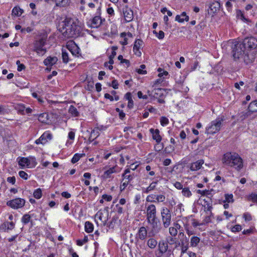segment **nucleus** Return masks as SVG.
I'll use <instances>...</instances> for the list:
<instances>
[{
  "mask_svg": "<svg viewBox=\"0 0 257 257\" xmlns=\"http://www.w3.org/2000/svg\"><path fill=\"white\" fill-rule=\"evenodd\" d=\"M88 241V237L87 236H85L84 239L83 240L78 239L77 240V245L79 246L83 245L85 243L87 242Z\"/></svg>",
  "mask_w": 257,
  "mask_h": 257,
  "instance_id": "8fccbe9b",
  "label": "nucleus"
},
{
  "mask_svg": "<svg viewBox=\"0 0 257 257\" xmlns=\"http://www.w3.org/2000/svg\"><path fill=\"white\" fill-rule=\"evenodd\" d=\"M249 111L252 112L257 111V100L253 101L250 103L248 107Z\"/></svg>",
  "mask_w": 257,
  "mask_h": 257,
  "instance_id": "c756f323",
  "label": "nucleus"
},
{
  "mask_svg": "<svg viewBox=\"0 0 257 257\" xmlns=\"http://www.w3.org/2000/svg\"><path fill=\"white\" fill-rule=\"evenodd\" d=\"M161 217L163 226L168 228L171 222L172 215L170 210L166 207H162Z\"/></svg>",
  "mask_w": 257,
  "mask_h": 257,
  "instance_id": "39448f33",
  "label": "nucleus"
},
{
  "mask_svg": "<svg viewBox=\"0 0 257 257\" xmlns=\"http://www.w3.org/2000/svg\"><path fill=\"white\" fill-rule=\"evenodd\" d=\"M222 162L224 166L233 168L238 171L243 168V160L236 153L227 152L224 154Z\"/></svg>",
  "mask_w": 257,
  "mask_h": 257,
  "instance_id": "7ed1b4c3",
  "label": "nucleus"
},
{
  "mask_svg": "<svg viewBox=\"0 0 257 257\" xmlns=\"http://www.w3.org/2000/svg\"><path fill=\"white\" fill-rule=\"evenodd\" d=\"M175 187L179 190L182 189L183 188V185L179 182H176L174 183Z\"/></svg>",
  "mask_w": 257,
  "mask_h": 257,
  "instance_id": "774afa93",
  "label": "nucleus"
},
{
  "mask_svg": "<svg viewBox=\"0 0 257 257\" xmlns=\"http://www.w3.org/2000/svg\"><path fill=\"white\" fill-rule=\"evenodd\" d=\"M31 218V216L28 214H26L22 217V221L24 224H27L29 222Z\"/></svg>",
  "mask_w": 257,
  "mask_h": 257,
  "instance_id": "a18cd8bd",
  "label": "nucleus"
},
{
  "mask_svg": "<svg viewBox=\"0 0 257 257\" xmlns=\"http://www.w3.org/2000/svg\"><path fill=\"white\" fill-rule=\"evenodd\" d=\"M19 176L23 179L27 180L28 179V175L23 171H20L19 172Z\"/></svg>",
  "mask_w": 257,
  "mask_h": 257,
  "instance_id": "052dcab7",
  "label": "nucleus"
},
{
  "mask_svg": "<svg viewBox=\"0 0 257 257\" xmlns=\"http://www.w3.org/2000/svg\"><path fill=\"white\" fill-rule=\"evenodd\" d=\"M232 55L235 61L243 62L246 64L252 63L255 59V54L247 51L242 42H238L232 47Z\"/></svg>",
  "mask_w": 257,
  "mask_h": 257,
  "instance_id": "f257e3e1",
  "label": "nucleus"
},
{
  "mask_svg": "<svg viewBox=\"0 0 257 257\" xmlns=\"http://www.w3.org/2000/svg\"><path fill=\"white\" fill-rule=\"evenodd\" d=\"M48 116V114L47 113H41L38 116V120L42 123H49V120Z\"/></svg>",
  "mask_w": 257,
  "mask_h": 257,
  "instance_id": "bb28decb",
  "label": "nucleus"
},
{
  "mask_svg": "<svg viewBox=\"0 0 257 257\" xmlns=\"http://www.w3.org/2000/svg\"><path fill=\"white\" fill-rule=\"evenodd\" d=\"M164 89L161 88L154 89L152 91L148 90L147 93L150 96L155 98H158L162 97L163 95Z\"/></svg>",
  "mask_w": 257,
  "mask_h": 257,
  "instance_id": "ddd939ff",
  "label": "nucleus"
},
{
  "mask_svg": "<svg viewBox=\"0 0 257 257\" xmlns=\"http://www.w3.org/2000/svg\"><path fill=\"white\" fill-rule=\"evenodd\" d=\"M169 233L172 236H176L178 233V230H176L175 228L173 226H171L169 229Z\"/></svg>",
  "mask_w": 257,
  "mask_h": 257,
  "instance_id": "09e8293b",
  "label": "nucleus"
},
{
  "mask_svg": "<svg viewBox=\"0 0 257 257\" xmlns=\"http://www.w3.org/2000/svg\"><path fill=\"white\" fill-rule=\"evenodd\" d=\"M220 7V4L219 2L214 1L210 4L209 9L211 13L214 14L219 11Z\"/></svg>",
  "mask_w": 257,
  "mask_h": 257,
  "instance_id": "5701e85b",
  "label": "nucleus"
},
{
  "mask_svg": "<svg viewBox=\"0 0 257 257\" xmlns=\"http://www.w3.org/2000/svg\"><path fill=\"white\" fill-rule=\"evenodd\" d=\"M85 230L88 233H91L93 230V225L89 221H86L85 223Z\"/></svg>",
  "mask_w": 257,
  "mask_h": 257,
  "instance_id": "473e14b6",
  "label": "nucleus"
},
{
  "mask_svg": "<svg viewBox=\"0 0 257 257\" xmlns=\"http://www.w3.org/2000/svg\"><path fill=\"white\" fill-rule=\"evenodd\" d=\"M168 247L167 243L164 242V241H160L159 242V250L161 254L166 252L168 249Z\"/></svg>",
  "mask_w": 257,
  "mask_h": 257,
  "instance_id": "393cba45",
  "label": "nucleus"
},
{
  "mask_svg": "<svg viewBox=\"0 0 257 257\" xmlns=\"http://www.w3.org/2000/svg\"><path fill=\"white\" fill-rule=\"evenodd\" d=\"M185 229L186 232V233L188 236H191L194 234V232L193 230L190 229V227L188 225H184Z\"/></svg>",
  "mask_w": 257,
  "mask_h": 257,
  "instance_id": "3c124183",
  "label": "nucleus"
},
{
  "mask_svg": "<svg viewBox=\"0 0 257 257\" xmlns=\"http://www.w3.org/2000/svg\"><path fill=\"white\" fill-rule=\"evenodd\" d=\"M147 235V230L145 227H141L136 235V239L137 240L140 239L142 240H145Z\"/></svg>",
  "mask_w": 257,
  "mask_h": 257,
  "instance_id": "2eb2a0df",
  "label": "nucleus"
},
{
  "mask_svg": "<svg viewBox=\"0 0 257 257\" xmlns=\"http://www.w3.org/2000/svg\"><path fill=\"white\" fill-rule=\"evenodd\" d=\"M158 71L159 72V73L158 74V76L160 77H162L164 75H168V72L166 71H164L162 68H159L158 69Z\"/></svg>",
  "mask_w": 257,
  "mask_h": 257,
  "instance_id": "4d7b16f0",
  "label": "nucleus"
},
{
  "mask_svg": "<svg viewBox=\"0 0 257 257\" xmlns=\"http://www.w3.org/2000/svg\"><path fill=\"white\" fill-rule=\"evenodd\" d=\"M98 4V0H93V2L89 3L88 4V6L90 8L93 9L95 7L96 5H97Z\"/></svg>",
  "mask_w": 257,
  "mask_h": 257,
  "instance_id": "69168bd1",
  "label": "nucleus"
},
{
  "mask_svg": "<svg viewBox=\"0 0 257 257\" xmlns=\"http://www.w3.org/2000/svg\"><path fill=\"white\" fill-rule=\"evenodd\" d=\"M63 23L61 32L65 37H77L80 33L81 27L77 20L66 18Z\"/></svg>",
  "mask_w": 257,
  "mask_h": 257,
  "instance_id": "f03ea898",
  "label": "nucleus"
},
{
  "mask_svg": "<svg viewBox=\"0 0 257 257\" xmlns=\"http://www.w3.org/2000/svg\"><path fill=\"white\" fill-rule=\"evenodd\" d=\"M83 155V154H75L71 160V162L73 164L77 162Z\"/></svg>",
  "mask_w": 257,
  "mask_h": 257,
  "instance_id": "79ce46f5",
  "label": "nucleus"
},
{
  "mask_svg": "<svg viewBox=\"0 0 257 257\" xmlns=\"http://www.w3.org/2000/svg\"><path fill=\"white\" fill-rule=\"evenodd\" d=\"M146 66L144 64H142L140 66V68L137 69V71L139 74H145L147 73V71L146 70H144Z\"/></svg>",
  "mask_w": 257,
  "mask_h": 257,
  "instance_id": "603ef678",
  "label": "nucleus"
},
{
  "mask_svg": "<svg viewBox=\"0 0 257 257\" xmlns=\"http://www.w3.org/2000/svg\"><path fill=\"white\" fill-rule=\"evenodd\" d=\"M18 163L19 166L22 168L27 167L29 168V165L28 163V158L22 157L18 158Z\"/></svg>",
  "mask_w": 257,
  "mask_h": 257,
  "instance_id": "b1692460",
  "label": "nucleus"
},
{
  "mask_svg": "<svg viewBox=\"0 0 257 257\" xmlns=\"http://www.w3.org/2000/svg\"><path fill=\"white\" fill-rule=\"evenodd\" d=\"M103 21H105V20H102L99 16H95L92 19L90 27L97 28L101 25Z\"/></svg>",
  "mask_w": 257,
  "mask_h": 257,
  "instance_id": "f3484780",
  "label": "nucleus"
},
{
  "mask_svg": "<svg viewBox=\"0 0 257 257\" xmlns=\"http://www.w3.org/2000/svg\"><path fill=\"white\" fill-rule=\"evenodd\" d=\"M154 33L156 34V36L159 39H162L164 38V33L162 31H160L159 33L156 31H154Z\"/></svg>",
  "mask_w": 257,
  "mask_h": 257,
  "instance_id": "5fc2aeb1",
  "label": "nucleus"
},
{
  "mask_svg": "<svg viewBox=\"0 0 257 257\" xmlns=\"http://www.w3.org/2000/svg\"><path fill=\"white\" fill-rule=\"evenodd\" d=\"M56 4L59 7H64L68 3V0H55Z\"/></svg>",
  "mask_w": 257,
  "mask_h": 257,
  "instance_id": "c03bdc74",
  "label": "nucleus"
},
{
  "mask_svg": "<svg viewBox=\"0 0 257 257\" xmlns=\"http://www.w3.org/2000/svg\"><path fill=\"white\" fill-rule=\"evenodd\" d=\"M242 42L247 51L255 53V50L257 49V38L254 37L246 38Z\"/></svg>",
  "mask_w": 257,
  "mask_h": 257,
  "instance_id": "0eeeda50",
  "label": "nucleus"
},
{
  "mask_svg": "<svg viewBox=\"0 0 257 257\" xmlns=\"http://www.w3.org/2000/svg\"><path fill=\"white\" fill-rule=\"evenodd\" d=\"M225 202H227V203L232 202H233V195L232 194L225 195Z\"/></svg>",
  "mask_w": 257,
  "mask_h": 257,
  "instance_id": "680f3d73",
  "label": "nucleus"
},
{
  "mask_svg": "<svg viewBox=\"0 0 257 257\" xmlns=\"http://www.w3.org/2000/svg\"><path fill=\"white\" fill-rule=\"evenodd\" d=\"M34 197L36 199H40L42 196V190L40 188L36 189L33 193Z\"/></svg>",
  "mask_w": 257,
  "mask_h": 257,
  "instance_id": "37998d69",
  "label": "nucleus"
},
{
  "mask_svg": "<svg viewBox=\"0 0 257 257\" xmlns=\"http://www.w3.org/2000/svg\"><path fill=\"white\" fill-rule=\"evenodd\" d=\"M9 113V109L7 108L6 106L0 105V114H8Z\"/></svg>",
  "mask_w": 257,
  "mask_h": 257,
  "instance_id": "de8ad7c7",
  "label": "nucleus"
},
{
  "mask_svg": "<svg viewBox=\"0 0 257 257\" xmlns=\"http://www.w3.org/2000/svg\"><path fill=\"white\" fill-rule=\"evenodd\" d=\"M146 220L148 223L152 225V228L150 233L152 236L157 234L160 230V227L158 226L157 224V209L154 204H149L146 207Z\"/></svg>",
  "mask_w": 257,
  "mask_h": 257,
  "instance_id": "20e7f679",
  "label": "nucleus"
},
{
  "mask_svg": "<svg viewBox=\"0 0 257 257\" xmlns=\"http://www.w3.org/2000/svg\"><path fill=\"white\" fill-rule=\"evenodd\" d=\"M166 200V197L163 194H157L156 195V199L155 202L160 203L164 202Z\"/></svg>",
  "mask_w": 257,
  "mask_h": 257,
  "instance_id": "58836bf2",
  "label": "nucleus"
},
{
  "mask_svg": "<svg viewBox=\"0 0 257 257\" xmlns=\"http://www.w3.org/2000/svg\"><path fill=\"white\" fill-rule=\"evenodd\" d=\"M222 119L217 118L212 121L209 125L206 128V133L208 134H214L218 132L221 127Z\"/></svg>",
  "mask_w": 257,
  "mask_h": 257,
  "instance_id": "423d86ee",
  "label": "nucleus"
},
{
  "mask_svg": "<svg viewBox=\"0 0 257 257\" xmlns=\"http://www.w3.org/2000/svg\"><path fill=\"white\" fill-rule=\"evenodd\" d=\"M69 112L73 116H78L79 115V112L77 109L73 105H71L69 108Z\"/></svg>",
  "mask_w": 257,
  "mask_h": 257,
  "instance_id": "f704fd0d",
  "label": "nucleus"
},
{
  "mask_svg": "<svg viewBox=\"0 0 257 257\" xmlns=\"http://www.w3.org/2000/svg\"><path fill=\"white\" fill-rule=\"evenodd\" d=\"M243 217L246 221H249L252 219V216L248 212L244 213L243 214Z\"/></svg>",
  "mask_w": 257,
  "mask_h": 257,
  "instance_id": "6e6d98bb",
  "label": "nucleus"
},
{
  "mask_svg": "<svg viewBox=\"0 0 257 257\" xmlns=\"http://www.w3.org/2000/svg\"><path fill=\"white\" fill-rule=\"evenodd\" d=\"M156 195L151 194L149 195L146 198V201L149 202H155Z\"/></svg>",
  "mask_w": 257,
  "mask_h": 257,
  "instance_id": "a19ab883",
  "label": "nucleus"
},
{
  "mask_svg": "<svg viewBox=\"0 0 257 257\" xmlns=\"http://www.w3.org/2000/svg\"><path fill=\"white\" fill-rule=\"evenodd\" d=\"M182 194L184 197L188 198L191 197L192 195L191 192L190 191L189 188L187 187H185L182 189Z\"/></svg>",
  "mask_w": 257,
  "mask_h": 257,
  "instance_id": "c9c22d12",
  "label": "nucleus"
},
{
  "mask_svg": "<svg viewBox=\"0 0 257 257\" xmlns=\"http://www.w3.org/2000/svg\"><path fill=\"white\" fill-rule=\"evenodd\" d=\"M150 132L152 135L153 140H155L157 144H159L162 141V137L160 135V131L158 129L154 130L151 128Z\"/></svg>",
  "mask_w": 257,
  "mask_h": 257,
  "instance_id": "a211bd4d",
  "label": "nucleus"
},
{
  "mask_svg": "<svg viewBox=\"0 0 257 257\" xmlns=\"http://www.w3.org/2000/svg\"><path fill=\"white\" fill-rule=\"evenodd\" d=\"M157 184H158V181L152 182L148 187H147L146 188H143V189H142L143 193L148 194L149 192L154 191V190L156 189V186H157Z\"/></svg>",
  "mask_w": 257,
  "mask_h": 257,
  "instance_id": "4be33fe9",
  "label": "nucleus"
},
{
  "mask_svg": "<svg viewBox=\"0 0 257 257\" xmlns=\"http://www.w3.org/2000/svg\"><path fill=\"white\" fill-rule=\"evenodd\" d=\"M151 167L149 165H147L146 167V170L149 172V175L153 176L155 175V172L154 171H151Z\"/></svg>",
  "mask_w": 257,
  "mask_h": 257,
  "instance_id": "e2e57ef3",
  "label": "nucleus"
},
{
  "mask_svg": "<svg viewBox=\"0 0 257 257\" xmlns=\"http://www.w3.org/2000/svg\"><path fill=\"white\" fill-rule=\"evenodd\" d=\"M169 121L168 118H167L166 117L162 116L160 118V123L161 124L164 126L169 124Z\"/></svg>",
  "mask_w": 257,
  "mask_h": 257,
  "instance_id": "49530a36",
  "label": "nucleus"
},
{
  "mask_svg": "<svg viewBox=\"0 0 257 257\" xmlns=\"http://www.w3.org/2000/svg\"><path fill=\"white\" fill-rule=\"evenodd\" d=\"M46 38H42L40 40L36 41L34 44L35 51L39 55H44L46 50L43 47L45 45Z\"/></svg>",
  "mask_w": 257,
  "mask_h": 257,
  "instance_id": "6e6552de",
  "label": "nucleus"
},
{
  "mask_svg": "<svg viewBox=\"0 0 257 257\" xmlns=\"http://www.w3.org/2000/svg\"><path fill=\"white\" fill-rule=\"evenodd\" d=\"M123 13L124 19L126 22H131L133 19V12L127 7H125L123 9Z\"/></svg>",
  "mask_w": 257,
  "mask_h": 257,
  "instance_id": "dca6fc26",
  "label": "nucleus"
},
{
  "mask_svg": "<svg viewBox=\"0 0 257 257\" xmlns=\"http://www.w3.org/2000/svg\"><path fill=\"white\" fill-rule=\"evenodd\" d=\"M48 142V140L46 139L45 137H43V135H42L39 139L36 140L35 141V143L37 145L39 144H45Z\"/></svg>",
  "mask_w": 257,
  "mask_h": 257,
  "instance_id": "4c0bfd02",
  "label": "nucleus"
},
{
  "mask_svg": "<svg viewBox=\"0 0 257 257\" xmlns=\"http://www.w3.org/2000/svg\"><path fill=\"white\" fill-rule=\"evenodd\" d=\"M122 177L123 181H128L130 183L135 178V175L131 173L130 169H126L122 174Z\"/></svg>",
  "mask_w": 257,
  "mask_h": 257,
  "instance_id": "4468645a",
  "label": "nucleus"
},
{
  "mask_svg": "<svg viewBox=\"0 0 257 257\" xmlns=\"http://www.w3.org/2000/svg\"><path fill=\"white\" fill-rule=\"evenodd\" d=\"M25 204V200L24 199L17 198L7 202V204L13 209H19L22 208Z\"/></svg>",
  "mask_w": 257,
  "mask_h": 257,
  "instance_id": "1a4fd4ad",
  "label": "nucleus"
},
{
  "mask_svg": "<svg viewBox=\"0 0 257 257\" xmlns=\"http://www.w3.org/2000/svg\"><path fill=\"white\" fill-rule=\"evenodd\" d=\"M175 20L180 23H182L184 21L188 22L189 21V17L186 15L185 12H183L180 15L176 16Z\"/></svg>",
  "mask_w": 257,
  "mask_h": 257,
  "instance_id": "a878e982",
  "label": "nucleus"
},
{
  "mask_svg": "<svg viewBox=\"0 0 257 257\" xmlns=\"http://www.w3.org/2000/svg\"><path fill=\"white\" fill-rule=\"evenodd\" d=\"M100 131V129L99 127H95L91 132V134L90 135V139H92L93 140L94 139H96L99 135V132Z\"/></svg>",
  "mask_w": 257,
  "mask_h": 257,
  "instance_id": "c85d7f7f",
  "label": "nucleus"
},
{
  "mask_svg": "<svg viewBox=\"0 0 257 257\" xmlns=\"http://www.w3.org/2000/svg\"><path fill=\"white\" fill-rule=\"evenodd\" d=\"M66 49L75 56H78L80 54V49L74 42H70L67 43Z\"/></svg>",
  "mask_w": 257,
  "mask_h": 257,
  "instance_id": "9d476101",
  "label": "nucleus"
},
{
  "mask_svg": "<svg viewBox=\"0 0 257 257\" xmlns=\"http://www.w3.org/2000/svg\"><path fill=\"white\" fill-rule=\"evenodd\" d=\"M15 108L19 112L22 114H25V110L26 107L24 104H18L16 106Z\"/></svg>",
  "mask_w": 257,
  "mask_h": 257,
  "instance_id": "ea45409f",
  "label": "nucleus"
},
{
  "mask_svg": "<svg viewBox=\"0 0 257 257\" xmlns=\"http://www.w3.org/2000/svg\"><path fill=\"white\" fill-rule=\"evenodd\" d=\"M120 171V169L117 166H115L114 167H111L109 168L108 170L105 171L102 177L103 178L107 179L109 178H113V177L112 176V174L114 173H118Z\"/></svg>",
  "mask_w": 257,
  "mask_h": 257,
  "instance_id": "9b49d317",
  "label": "nucleus"
},
{
  "mask_svg": "<svg viewBox=\"0 0 257 257\" xmlns=\"http://www.w3.org/2000/svg\"><path fill=\"white\" fill-rule=\"evenodd\" d=\"M157 243V241L153 238L149 239L147 242L148 246L152 249L155 248L156 247Z\"/></svg>",
  "mask_w": 257,
  "mask_h": 257,
  "instance_id": "7c9ffc66",
  "label": "nucleus"
},
{
  "mask_svg": "<svg viewBox=\"0 0 257 257\" xmlns=\"http://www.w3.org/2000/svg\"><path fill=\"white\" fill-rule=\"evenodd\" d=\"M3 225L5 226L7 230H12L15 227V223L13 222H5Z\"/></svg>",
  "mask_w": 257,
  "mask_h": 257,
  "instance_id": "e433bc0d",
  "label": "nucleus"
},
{
  "mask_svg": "<svg viewBox=\"0 0 257 257\" xmlns=\"http://www.w3.org/2000/svg\"><path fill=\"white\" fill-rule=\"evenodd\" d=\"M130 182L128 181H122V183L120 185V189L122 191L125 189L127 186L129 184Z\"/></svg>",
  "mask_w": 257,
  "mask_h": 257,
  "instance_id": "13d9d810",
  "label": "nucleus"
},
{
  "mask_svg": "<svg viewBox=\"0 0 257 257\" xmlns=\"http://www.w3.org/2000/svg\"><path fill=\"white\" fill-rule=\"evenodd\" d=\"M62 57L63 62L65 63H67L69 61V58L68 56V53L65 49H63L62 50Z\"/></svg>",
  "mask_w": 257,
  "mask_h": 257,
  "instance_id": "2f4dec72",
  "label": "nucleus"
},
{
  "mask_svg": "<svg viewBox=\"0 0 257 257\" xmlns=\"http://www.w3.org/2000/svg\"><path fill=\"white\" fill-rule=\"evenodd\" d=\"M120 37L121 38V40L120 41V43L122 45L124 46L128 44V39L129 38H133V35L130 32H123L120 34Z\"/></svg>",
  "mask_w": 257,
  "mask_h": 257,
  "instance_id": "6ab92c4d",
  "label": "nucleus"
},
{
  "mask_svg": "<svg viewBox=\"0 0 257 257\" xmlns=\"http://www.w3.org/2000/svg\"><path fill=\"white\" fill-rule=\"evenodd\" d=\"M242 229L241 226L239 224H237L233 226L231 230L232 232H239Z\"/></svg>",
  "mask_w": 257,
  "mask_h": 257,
  "instance_id": "864d4df0",
  "label": "nucleus"
},
{
  "mask_svg": "<svg viewBox=\"0 0 257 257\" xmlns=\"http://www.w3.org/2000/svg\"><path fill=\"white\" fill-rule=\"evenodd\" d=\"M143 45V41L141 39H137L135 41L133 47V51L136 55L140 57L142 55L141 49Z\"/></svg>",
  "mask_w": 257,
  "mask_h": 257,
  "instance_id": "f8f14e48",
  "label": "nucleus"
},
{
  "mask_svg": "<svg viewBox=\"0 0 257 257\" xmlns=\"http://www.w3.org/2000/svg\"><path fill=\"white\" fill-rule=\"evenodd\" d=\"M237 16L238 17L240 18L243 21H245L247 19L244 17V16L242 12L241 11H238L237 12Z\"/></svg>",
  "mask_w": 257,
  "mask_h": 257,
  "instance_id": "338daca9",
  "label": "nucleus"
},
{
  "mask_svg": "<svg viewBox=\"0 0 257 257\" xmlns=\"http://www.w3.org/2000/svg\"><path fill=\"white\" fill-rule=\"evenodd\" d=\"M204 161L203 160H198L191 164L190 169L192 171H197L202 167Z\"/></svg>",
  "mask_w": 257,
  "mask_h": 257,
  "instance_id": "aec40b11",
  "label": "nucleus"
},
{
  "mask_svg": "<svg viewBox=\"0 0 257 257\" xmlns=\"http://www.w3.org/2000/svg\"><path fill=\"white\" fill-rule=\"evenodd\" d=\"M29 168L35 167L37 165L36 158L34 157L30 156L28 157Z\"/></svg>",
  "mask_w": 257,
  "mask_h": 257,
  "instance_id": "72a5a7b5",
  "label": "nucleus"
},
{
  "mask_svg": "<svg viewBox=\"0 0 257 257\" xmlns=\"http://www.w3.org/2000/svg\"><path fill=\"white\" fill-rule=\"evenodd\" d=\"M200 239L196 236H193L190 238V246L192 247H196L200 242Z\"/></svg>",
  "mask_w": 257,
  "mask_h": 257,
  "instance_id": "cd10ccee",
  "label": "nucleus"
},
{
  "mask_svg": "<svg viewBox=\"0 0 257 257\" xmlns=\"http://www.w3.org/2000/svg\"><path fill=\"white\" fill-rule=\"evenodd\" d=\"M111 49H112L111 54L109 56V58H113L116 54L115 51L117 49V47L116 46H113V47H112Z\"/></svg>",
  "mask_w": 257,
  "mask_h": 257,
  "instance_id": "0e129e2a",
  "label": "nucleus"
},
{
  "mask_svg": "<svg viewBox=\"0 0 257 257\" xmlns=\"http://www.w3.org/2000/svg\"><path fill=\"white\" fill-rule=\"evenodd\" d=\"M43 137L47 140H51L52 139V135L49 132H45L43 134Z\"/></svg>",
  "mask_w": 257,
  "mask_h": 257,
  "instance_id": "bf43d9fd",
  "label": "nucleus"
},
{
  "mask_svg": "<svg viewBox=\"0 0 257 257\" xmlns=\"http://www.w3.org/2000/svg\"><path fill=\"white\" fill-rule=\"evenodd\" d=\"M58 61V59L56 57H48L44 61V64L45 65L47 66H52Z\"/></svg>",
  "mask_w": 257,
  "mask_h": 257,
  "instance_id": "412c9836",
  "label": "nucleus"
}]
</instances>
